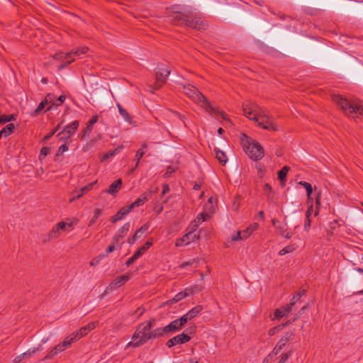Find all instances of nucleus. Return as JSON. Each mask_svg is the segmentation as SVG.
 <instances>
[{
  "label": "nucleus",
  "mask_w": 363,
  "mask_h": 363,
  "mask_svg": "<svg viewBox=\"0 0 363 363\" xmlns=\"http://www.w3.org/2000/svg\"><path fill=\"white\" fill-rule=\"evenodd\" d=\"M133 340H136L138 345H143L150 340L149 331L142 325H139L132 336Z\"/></svg>",
  "instance_id": "obj_9"
},
{
  "label": "nucleus",
  "mask_w": 363,
  "mask_h": 363,
  "mask_svg": "<svg viewBox=\"0 0 363 363\" xmlns=\"http://www.w3.org/2000/svg\"><path fill=\"white\" fill-rule=\"evenodd\" d=\"M289 340V337L288 335L282 337L274 348L272 353L277 355L284 347Z\"/></svg>",
  "instance_id": "obj_22"
},
{
  "label": "nucleus",
  "mask_w": 363,
  "mask_h": 363,
  "mask_svg": "<svg viewBox=\"0 0 363 363\" xmlns=\"http://www.w3.org/2000/svg\"><path fill=\"white\" fill-rule=\"evenodd\" d=\"M74 61V59L65 62L64 64L60 66V69H63L67 67L69 64Z\"/></svg>",
  "instance_id": "obj_64"
},
{
  "label": "nucleus",
  "mask_w": 363,
  "mask_h": 363,
  "mask_svg": "<svg viewBox=\"0 0 363 363\" xmlns=\"http://www.w3.org/2000/svg\"><path fill=\"white\" fill-rule=\"evenodd\" d=\"M98 121V116H93L91 118L89 121L86 128L83 130V134L82 135V138H83L86 135H89L91 132L94 125Z\"/></svg>",
  "instance_id": "obj_23"
},
{
  "label": "nucleus",
  "mask_w": 363,
  "mask_h": 363,
  "mask_svg": "<svg viewBox=\"0 0 363 363\" xmlns=\"http://www.w3.org/2000/svg\"><path fill=\"white\" fill-rule=\"evenodd\" d=\"M73 51V55L74 56H80L82 54H86L88 51V48L86 46H83L81 48H78Z\"/></svg>",
  "instance_id": "obj_38"
},
{
  "label": "nucleus",
  "mask_w": 363,
  "mask_h": 363,
  "mask_svg": "<svg viewBox=\"0 0 363 363\" xmlns=\"http://www.w3.org/2000/svg\"><path fill=\"white\" fill-rule=\"evenodd\" d=\"M138 342L136 341V340H133L131 342H129L127 345H126V348L128 347H133L134 348H136V347H140V345H138Z\"/></svg>",
  "instance_id": "obj_55"
},
{
  "label": "nucleus",
  "mask_w": 363,
  "mask_h": 363,
  "mask_svg": "<svg viewBox=\"0 0 363 363\" xmlns=\"http://www.w3.org/2000/svg\"><path fill=\"white\" fill-rule=\"evenodd\" d=\"M295 298L293 297L291 299L290 304H287L279 308H277L274 311V318L277 319H280L285 316H287L288 314L292 311V307L295 304Z\"/></svg>",
  "instance_id": "obj_10"
},
{
  "label": "nucleus",
  "mask_w": 363,
  "mask_h": 363,
  "mask_svg": "<svg viewBox=\"0 0 363 363\" xmlns=\"http://www.w3.org/2000/svg\"><path fill=\"white\" fill-rule=\"evenodd\" d=\"M60 235V231L58 230L57 228L55 225L52 229L48 233V238L50 239H55L57 238Z\"/></svg>",
  "instance_id": "obj_37"
},
{
  "label": "nucleus",
  "mask_w": 363,
  "mask_h": 363,
  "mask_svg": "<svg viewBox=\"0 0 363 363\" xmlns=\"http://www.w3.org/2000/svg\"><path fill=\"white\" fill-rule=\"evenodd\" d=\"M96 183V181L89 183L87 185L81 188L79 191H76L75 193H77V194L74 195L72 198L69 199V202L72 203L76 199H80L84 194L89 191L93 188Z\"/></svg>",
  "instance_id": "obj_15"
},
{
  "label": "nucleus",
  "mask_w": 363,
  "mask_h": 363,
  "mask_svg": "<svg viewBox=\"0 0 363 363\" xmlns=\"http://www.w3.org/2000/svg\"><path fill=\"white\" fill-rule=\"evenodd\" d=\"M189 292H188V290H185L184 291H181L176 294L174 297L170 301L171 303H177L180 301L181 300L186 298L187 296L189 295Z\"/></svg>",
  "instance_id": "obj_30"
},
{
  "label": "nucleus",
  "mask_w": 363,
  "mask_h": 363,
  "mask_svg": "<svg viewBox=\"0 0 363 363\" xmlns=\"http://www.w3.org/2000/svg\"><path fill=\"white\" fill-rule=\"evenodd\" d=\"M199 237V235L191 233V232H188L182 238L177 239L175 245L177 247L186 245L195 241L196 240H198Z\"/></svg>",
  "instance_id": "obj_11"
},
{
  "label": "nucleus",
  "mask_w": 363,
  "mask_h": 363,
  "mask_svg": "<svg viewBox=\"0 0 363 363\" xmlns=\"http://www.w3.org/2000/svg\"><path fill=\"white\" fill-rule=\"evenodd\" d=\"M299 184L301 185L302 186H303L306 189V192H307V196L308 198H310L311 195V194L313 192V189H312L311 184L308 183V182H303V181L300 182Z\"/></svg>",
  "instance_id": "obj_36"
},
{
  "label": "nucleus",
  "mask_w": 363,
  "mask_h": 363,
  "mask_svg": "<svg viewBox=\"0 0 363 363\" xmlns=\"http://www.w3.org/2000/svg\"><path fill=\"white\" fill-rule=\"evenodd\" d=\"M258 226H259L258 223H254L252 225H250L247 228H248V230H250V231L251 233H252L258 228Z\"/></svg>",
  "instance_id": "obj_59"
},
{
  "label": "nucleus",
  "mask_w": 363,
  "mask_h": 363,
  "mask_svg": "<svg viewBox=\"0 0 363 363\" xmlns=\"http://www.w3.org/2000/svg\"><path fill=\"white\" fill-rule=\"evenodd\" d=\"M306 293V291L304 289H302V290H299L296 294L294 296V297H296L295 298V303L298 301V299L303 296Z\"/></svg>",
  "instance_id": "obj_53"
},
{
  "label": "nucleus",
  "mask_w": 363,
  "mask_h": 363,
  "mask_svg": "<svg viewBox=\"0 0 363 363\" xmlns=\"http://www.w3.org/2000/svg\"><path fill=\"white\" fill-rule=\"evenodd\" d=\"M215 152H216V159L219 161V162L220 164L224 165L227 162V160H228L225 153L220 150H218V149L215 150Z\"/></svg>",
  "instance_id": "obj_28"
},
{
  "label": "nucleus",
  "mask_w": 363,
  "mask_h": 363,
  "mask_svg": "<svg viewBox=\"0 0 363 363\" xmlns=\"http://www.w3.org/2000/svg\"><path fill=\"white\" fill-rule=\"evenodd\" d=\"M54 58L57 60H65V54L63 52L57 53L55 55Z\"/></svg>",
  "instance_id": "obj_56"
},
{
  "label": "nucleus",
  "mask_w": 363,
  "mask_h": 363,
  "mask_svg": "<svg viewBox=\"0 0 363 363\" xmlns=\"http://www.w3.org/2000/svg\"><path fill=\"white\" fill-rule=\"evenodd\" d=\"M203 310L202 306L198 305L191 309L189 312L182 315V320L186 324L188 321H190L195 318L201 311Z\"/></svg>",
  "instance_id": "obj_13"
},
{
  "label": "nucleus",
  "mask_w": 363,
  "mask_h": 363,
  "mask_svg": "<svg viewBox=\"0 0 363 363\" xmlns=\"http://www.w3.org/2000/svg\"><path fill=\"white\" fill-rule=\"evenodd\" d=\"M73 223L71 222L69 223H65L63 221L59 222L55 226L57 228L58 230H67L68 232L71 231L72 229Z\"/></svg>",
  "instance_id": "obj_29"
},
{
  "label": "nucleus",
  "mask_w": 363,
  "mask_h": 363,
  "mask_svg": "<svg viewBox=\"0 0 363 363\" xmlns=\"http://www.w3.org/2000/svg\"><path fill=\"white\" fill-rule=\"evenodd\" d=\"M240 140L244 152L251 160L259 161L263 158L264 148L258 142L245 134L242 135Z\"/></svg>",
  "instance_id": "obj_5"
},
{
  "label": "nucleus",
  "mask_w": 363,
  "mask_h": 363,
  "mask_svg": "<svg viewBox=\"0 0 363 363\" xmlns=\"http://www.w3.org/2000/svg\"><path fill=\"white\" fill-rule=\"evenodd\" d=\"M308 308V304L304 306L296 314V317L294 318L293 320H295L296 318H298L300 315H301L304 311Z\"/></svg>",
  "instance_id": "obj_54"
},
{
  "label": "nucleus",
  "mask_w": 363,
  "mask_h": 363,
  "mask_svg": "<svg viewBox=\"0 0 363 363\" xmlns=\"http://www.w3.org/2000/svg\"><path fill=\"white\" fill-rule=\"evenodd\" d=\"M73 56H74L73 51L66 53V54H65V60H67V61L71 60L74 59Z\"/></svg>",
  "instance_id": "obj_61"
},
{
  "label": "nucleus",
  "mask_w": 363,
  "mask_h": 363,
  "mask_svg": "<svg viewBox=\"0 0 363 363\" xmlns=\"http://www.w3.org/2000/svg\"><path fill=\"white\" fill-rule=\"evenodd\" d=\"M172 13L168 16V21L175 25H186L198 30H203L207 25L201 20L196 13L186 11L182 12L178 7H172Z\"/></svg>",
  "instance_id": "obj_3"
},
{
  "label": "nucleus",
  "mask_w": 363,
  "mask_h": 363,
  "mask_svg": "<svg viewBox=\"0 0 363 363\" xmlns=\"http://www.w3.org/2000/svg\"><path fill=\"white\" fill-rule=\"evenodd\" d=\"M48 105L46 101H42L39 105L38 106V107L36 108V109L35 110V114L37 115L42 110H43V108H45V106Z\"/></svg>",
  "instance_id": "obj_47"
},
{
  "label": "nucleus",
  "mask_w": 363,
  "mask_h": 363,
  "mask_svg": "<svg viewBox=\"0 0 363 363\" xmlns=\"http://www.w3.org/2000/svg\"><path fill=\"white\" fill-rule=\"evenodd\" d=\"M15 125L13 123L8 124L5 128L0 130V135L1 137L7 138L14 130Z\"/></svg>",
  "instance_id": "obj_27"
},
{
  "label": "nucleus",
  "mask_w": 363,
  "mask_h": 363,
  "mask_svg": "<svg viewBox=\"0 0 363 363\" xmlns=\"http://www.w3.org/2000/svg\"><path fill=\"white\" fill-rule=\"evenodd\" d=\"M100 214H101L100 209L96 208L94 210V214L93 218H91V220L89 222V225H92L96 220V219L99 218Z\"/></svg>",
  "instance_id": "obj_48"
},
{
  "label": "nucleus",
  "mask_w": 363,
  "mask_h": 363,
  "mask_svg": "<svg viewBox=\"0 0 363 363\" xmlns=\"http://www.w3.org/2000/svg\"><path fill=\"white\" fill-rule=\"evenodd\" d=\"M158 191H159V188L155 187V188L150 189L147 191L145 192L144 194H147V199H150L152 194L157 193Z\"/></svg>",
  "instance_id": "obj_49"
},
{
  "label": "nucleus",
  "mask_w": 363,
  "mask_h": 363,
  "mask_svg": "<svg viewBox=\"0 0 363 363\" xmlns=\"http://www.w3.org/2000/svg\"><path fill=\"white\" fill-rule=\"evenodd\" d=\"M173 338L176 345L179 344L186 343L191 340V337L184 333L177 335L174 336Z\"/></svg>",
  "instance_id": "obj_24"
},
{
  "label": "nucleus",
  "mask_w": 363,
  "mask_h": 363,
  "mask_svg": "<svg viewBox=\"0 0 363 363\" xmlns=\"http://www.w3.org/2000/svg\"><path fill=\"white\" fill-rule=\"evenodd\" d=\"M242 232V238L244 239H246L248 237H250V235H251V232L250 231V230H248V228H246L245 230L241 231Z\"/></svg>",
  "instance_id": "obj_58"
},
{
  "label": "nucleus",
  "mask_w": 363,
  "mask_h": 363,
  "mask_svg": "<svg viewBox=\"0 0 363 363\" xmlns=\"http://www.w3.org/2000/svg\"><path fill=\"white\" fill-rule=\"evenodd\" d=\"M152 245V240H147L144 245L140 247V248H144V252H145L148 248Z\"/></svg>",
  "instance_id": "obj_57"
},
{
  "label": "nucleus",
  "mask_w": 363,
  "mask_h": 363,
  "mask_svg": "<svg viewBox=\"0 0 363 363\" xmlns=\"http://www.w3.org/2000/svg\"><path fill=\"white\" fill-rule=\"evenodd\" d=\"M40 350V347L29 349L27 352L22 354V358H28L31 357L33 354H35L37 351H39Z\"/></svg>",
  "instance_id": "obj_40"
},
{
  "label": "nucleus",
  "mask_w": 363,
  "mask_h": 363,
  "mask_svg": "<svg viewBox=\"0 0 363 363\" xmlns=\"http://www.w3.org/2000/svg\"><path fill=\"white\" fill-rule=\"evenodd\" d=\"M169 74L170 70L165 65H157L155 73V82L152 89H160L166 83L167 78L169 75ZM150 88L152 89V86H150Z\"/></svg>",
  "instance_id": "obj_6"
},
{
  "label": "nucleus",
  "mask_w": 363,
  "mask_h": 363,
  "mask_svg": "<svg viewBox=\"0 0 363 363\" xmlns=\"http://www.w3.org/2000/svg\"><path fill=\"white\" fill-rule=\"evenodd\" d=\"M147 224L143 225L138 230H137L132 238H129L128 243L133 245L138 238H140L143 233L148 229Z\"/></svg>",
  "instance_id": "obj_19"
},
{
  "label": "nucleus",
  "mask_w": 363,
  "mask_h": 363,
  "mask_svg": "<svg viewBox=\"0 0 363 363\" xmlns=\"http://www.w3.org/2000/svg\"><path fill=\"white\" fill-rule=\"evenodd\" d=\"M206 216H208V214L205 213H200L198 214L194 220L200 225L202 222H203L206 220Z\"/></svg>",
  "instance_id": "obj_45"
},
{
  "label": "nucleus",
  "mask_w": 363,
  "mask_h": 363,
  "mask_svg": "<svg viewBox=\"0 0 363 363\" xmlns=\"http://www.w3.org/2000/svg\"><path fill=\"white\" fill-rule=\"evenodd\" d=\"M155 319H150L148 322L141 323L146 330L148 331H150V330L155 326Z\"/></svg>",
  "instance_id": "obj_42"
},
{
  "label": "nucleus",
  "mask_w": 363,
  "mask_h": 363,
  "mask_svg": "<svg viewBox=\"0 0 363 363\" xmlns=\"http://www.w3.org/2000/svg\"><path fill=\"white\" fill-rule=\"evenodd\" d=\"M63 123V121H61L60 123H58L56 127L50 133H48V135H46L45 137H44V140H48L51 138V137L57 132L58 131L60 128H61V125Z\"/></svg>",
  "instance_id": "obj_39"
},
{
  "label": "nucleus",
  "mask_w": 363,
  "mask_h": 363,
  "mask_svg": "<svg viewBox=\"0 0 363 363\" xmlns=\"http://www.w3.org/2000/svg\"><path fill=\"white\" fill-rule=\"evenodd\" d=\"M16 119V117L13 114L11 115H2L0 116V124H4L7 122H10L12 121H15Z\"/></svg>",
  "instance_id": "obj_33"
},
{
  "label": "nucleus",
  "mask_w": 363,
  "mask_h": 363,
  "mask_svg": "<svg viewBox=\"0 0 363 363\" xmlns=\"http://www.w3.org/2000/svg\"><path fill=\"white\" fill-rule=\"evenodd\" d=\"M165 333H167V330L165 329V327H164L162 328H156L152 331H149L150 340L156 339L157 337H162Z\"/></svg>",
  "instance_id": "obj_25"
},
{
  "label": "nucleus",
  "mask_w": 363,
  "mask_h": 363,
  "mask_svg": "<svg viewBox=\"0 0 363 363\" xmlns=\"http://www.w3.org/2000/svg\"><path fill=\"white\" fill-rule=\"evenodd\" d=\"M121 186L122 180L121 179H117L110 185L109 188L106 190V192L111 195H115L121 189Z\"/></svg>",
  "instance_id": "obj_18"
},
{
  "label": "nucleus",
  "mask_w": 363,
  "mask_h": 363,
  "mask_svg": "<svg viewBox=\"0 0 363 363\" xmlns=\"http://www.w3.org/2000/svg\"><path fill=\"white\" fill-rule=\"evenodd\" d=\"M116 106L118 108L120 115L123 118L124 121L130 125H135V122L133 121L132 116L129 114L128 111L125 109L120 104H117Z\"/></svg>",
  "instance_id": "obj_16"
},
{
  "label": "nucleus",
  "mask_w": 363,
  "mask_h": 363,
  "mask_svg": "<svg viewBox=\"0 0 363 363\" xmlns=\"http://www.w3.org/2000/svg\"><path fill=\"white\" fill-rule=\"evenodd\" d=\"M65 99H66V97L65 95H61L57 99V101H58V103H52V105L58 106L61 105L65 101Z\"/></svg>",
  "instance_id": "obj_52"
},
{
  "label": "nucleus",
  "mask_w": 363,
  "mask_h": 363,
  "mask_svg": "<svg viewBox=\"0 0 363 363\" xmlns=\"http://www.w3.org/2000/svg\"><path fill=\"white\" fill-rule=\"evenodd\" d=\"M99 325L98 321L91 322L86 325L82 327L79 330L73 333L74 337L78 340L86 335L89 332L91 331Z\"/></svg>",
  "instance_id": "obj_12"
},
{
  "label": "nucleus",
  "mask_w": 363,
  "mask_h": 363,
  "mask_svg": "<svg viewBox=\"0 0 363 363\" xmlns=\"http://www.w3.org/2000/svg\"><path fill=\"white\" fill-rule=\"evenodd\" d=\"M77 340V339L74 337V334H71L70 335L67 336L62 342L58 344L51 351H50L45 357V359L53 358L59 352L65 350L71 345L72 342Z\"/></svg>",
  "instance_id": "obj_7"
},
{
  "label": "nucleus",
  "mask_w": 363,
  "mask_h": 363,
  "mask_svg": "<svg viewBox=\"0 0 363 363\" xmlns=\"http://www.w3.org/2000/svg\"><path fill=\"white\" fill-rule=\"evenodd\" d=\"M128 279L129 277L128 275L119 276L115 279L114 284L117 285L118 286H121L124 284Z\"/></svg>",
  "instance_id": "obj_34"
},
{
  "label": "nucleus",
  "mask_w": 363,
  "mask_h": 363,
  "mask_svg": "<svg viewBox=\"0 0 363 363\" xmlns=\"http://www.w3.org/2000/svg\"><path fill=\"white\" fill-rule=\"evenodd\" d=\"M131 211V210L130 209V208L128 206H124L123 208H121L111 218V222L113 223H116L121 219H123V218L126 216L127 214H128Z\"/></svg>",
  "instance_id": "obj_17"
},
{
  "label": "nucleus",
  "mask_w": 363,
  "mask_h": 363,
  "mask_svg": "<svg viewBox=\"0 0 363 363\" xmlns=\"http://www.w3.org/2000/svg\"><path fill=\"white\" fill-rule=\"evenodd\" d=\"M294 250V247L291 245H289V246H286L285 247H284L283 249H281L279 252V255H284L287 253H290V252H292Z\"/></svg>",
  "instance_id": "obj_43"
},
{
  "label": "nucleus",
  "mask_w": 363,
  "mask_h": 363,
  "mask_svg": "<svg viewBox=\"0 0 363 363\" xmlns=\"http://www.w3.org/2000/svg\"><path fill=\"white\" fill-rule=\"evenodd\" d=\"M54 94H48L46 95V96L45 97V99H43V101H46L47 104H52V101L54 99ZM52 104H51L50 106H49L47 108V110H51L52 109Z\"/></svg>",
  "instance_id": "obj_41"
},
{
  "label": "nucleus",
  "mask_w": 363,
  "mask_h": 363,
  "mask_svg": "<svg viewBox=\"0 0 363 363\" xmlns=\"http://www.w3.org/2000/svg\"><path fill=\"white\" fill-rule=\"evenodd\" d=\"M169 191V187L168 186V184H164L162 185V195H164L166 194L167 193H168Z\"/></svg>",
  "instance_id": "obj_62"
},
{
  "label": "nucleus",
  "mask_w": 363,
  "mask_h": 363,
  "mask_svg": "<svg viewBox=\"0 0 363 363\" xmlns=\"http://www.w3.org/2000/svg\"><path fill=\"white\" fill-rule=\"evenodd\" d=\"M289 170V167L287 166H284L279 172L278 177L281 181V182H284L287 175V173Z\"/></svg>",
  "instance_id": "obj_35"
},
{
  "label": "nucleus",
  "mask_w": 363,
  "mask_h": 363,
  "mask_svg": "<svg viewBox=\"0 0 363 363\" xmlns=\"http://www.w3.org/2000/svg\"><path fill=\"white\" fill-rule=\"evenodd\" d=\"M242 110L246 117L258 123L262 128L267 130H277L276 124L263 108L254 103L246 102L242 105Z\"/></svg>",
  "instance_id": "obj_1"
},
{
  "label": "nucleus",
  "mask_w": 363,
  "mask_h": 363,
  "mask_svg": "<svg viewBox=\"0 0 363 363\" xmlns=\"http://www.w3.org/2000/svg\"><path fill=\"white\" fill-rule=\"evenodd\" d=\"M121 150V147H116L115 150H112V151H109L107 153L104 154L103 155V157H101V162H104L105 160H106L107 159L111 157H113L114 155H116L117 153H118Z\"/></svg>",
  "instance_id": "obj_32"
},
{
  "label": "nucleus",
  "mask_w": 363,
  "mask_h": 363,
  "mask_svg": "<svg viewBox=\"0 0 363 363\" xmlns=\"http://www.w3.org/2000/svg\"><path fill=\"white\" fill-rule=\"evenodd\" d=\"M147 148V145L146 143H143L141 146V148H140L135 154V160L136 163L135 165V168H137L139 165L140 161L141 158L144 156L145 153V150Z\"/></svg>",
  "instance_id": "obj_26"
},
{
  "label": "nucleus",
  "mask_w": 363,
  "mask_h": 363,
  "mask_svg": "<svg viewBox=\"0 0 363 363\" xmlns=\"http://www.w3.org/2000/svg\"><path fill=\"white\" fill-rule=\"evenodd\" d=\"M166 345L169 348L176 345L175 342L174 341V338L172 337V338L169 339V340H167V342H166Z\"/></svg>",
  "instance_id": "obj_63"
},
{
  "label": "nucleus",
  "mask_w": 363,
  "mask_h": 363,
  "mask_svg": "<svg viewBox=\"0 0 363 363\" xmlns=\"http://www.w3.org/2000/svg\"><path fill=\"white\" fill-rule=\"evenodd\" d=\"M145 252H144V248H139L132 256V257L136 260L139 257H140L143 255H144Z\"/></svg>",
  "instance_id": "obj_46"
},
{
  "label": "nucleus",
  "mask_w": 363,
  "mask_h": 363,
  "mask_svg": "<svg viewBox=\"0 0 363 363\" xmlns=\"http://www.w3.org/2000/svg\"><path fill=\"white\" fill-rule=\"evenodd\" d=\"M147 200H149L147 199V194H143L134 202L129 205L128 207L132 211L134 208L143 205Z\"/></svg>",
  "instance_id": "obj_21"
},
{
  "label": "nucleus",
  "mask_w": 363,
  "mask_h": 363,
  "mask_svg": "<svg viewBox=\"0 0 363 363\" xmlns=\"http://www.w3.org/2000/svg\"><path fill=\"white\" fill-rule=\"evenodd\" d=\"M199 261L200 260L199 258L191 259L189 261L182 263L179 265V267L181 269L185 268L187 266H194V267H196L198 266V263L199 262Z\"/></svg>",
  "instance_id": "obj_31"
},
{
  "label": "nucleus",
  "mask_w": 363,
  "mask_h": 363,
  "mask_svg": "<svg viewBox=\"0 0 363 363\" xmlns=\"http://www.w3.org/2000/svg\"><path fill=\"white\" fill-rule=\"evenodd\" d=\"M333 101L349 117L355 118L359 116H363V106L360 101H349L340 95H334Z\"/></svg>",
  "instance_id": "obj_4"
},
{
  "label": "nucleus",
  "mask_w": 363,
  "mask_h": 363,
  "mask_svg": "<svg viewBox=\"0 0 363 363\" xmlns=\"http://www.w3.org/2000/svg\"><path fill=\"white\" fill-rule=\"evenodd\" d=\"M199 226V224L197 223L194 220L191 222L189 224L187 230L188 232H191V233H194Z\"/></svg>",
  "instance_id": "obj_44"
},
{
  "label": "nucleus",
  "mask_w": 363,
  "mask_h": 363,
  "mask_svg": "<svg viewBox=\"0 0 363 363\" xmlns=\"http://www.w3.org/2000/svg\"><path fill=\"white\" fill-rule=\"evenodd\" d=\"M184 325L185 323L183 320H182V318H179L172 321L169 325H166L165 329L167 333H174L180 330Z\"/></svg>",
  "instance_id": "obj_14"
},
{
  "label": "nucleus",
  "mask_w": 363,
  "mask_h": 363,
  "mask_svg": "<svg viewBox=\"0 0 363 363\" xmlns=\"http://www.w3.org/2000/svg\"><path fill=\"white\" fill-rule=\"evenodd\" d=\"M182 86L184 94L194 103L203 108L212 116L215 118H221L223 120L226 119V114L216 107L213 106L203 94L197 89V88L190 84H182Z\"/></svg>",
  "instance_id": "obj_2"
},
{
  "label": "nucleus",
  "mask_w": 363,
  "mask_h": 363,
  "mask_svg": "<svg viewBox=\"0 0 363 363\" xmlns=\"http://www.w3.org/2000/svg\"><path fill=\"white\" fill-rule=\"evenodd\" d=\"M67 150H68V146L66 144H63L58 148L57 152V155H62Z\"/></svg>",
  "instance_id": "obj_50"
},
{
  "label": "nucleus",
  "mask_w": 363,
  "mask_h": 363,
  "mask_svg": "<svg viewBox=\"0 0 363 363\" xmlns=\"http://www.w3.org/2000/svg\"><path fill=\"white\" fill-rule=\"evenodd\" d=\"M130 228V223H125L121 228L116 233L114 237V240L116 242H118L124 235L128 233Z\"/></svg>",
  "instance_id": "obj_20"
},
{
  "label": "nucleus",
  "mask_w": 363,
  "mask_h": 363,
  "mask_svg": "<svg viewBox=\"0 0 363 363\" xmlns=\"http://www.w3.org/2000/svg\"><path fill=\"white\" fill-rule=\"evenodd\" d=\"M244 240V238H242V232L241 231H238L236 235H233L232 237V240L238 241V240Z\"/></svg>",
  "instance_id": "obj_51"
},
{
  "label": "nucleus",
  "mask_w": 363,
  "mask_h": 363,
  "mask_svg": "<svg viewBox=\"0 0 363 363\" xmlns=\"http://www.w3.org/2000/svg\"><path fill=\"white\" fill-rule=\"evenodd\" d=\"M311 220L310 218H306L305 224H304V229L305 230H308L311 226Z\"/></svg>",
  "instance_id": "obj_60"
},
{
  "label": "nucleus",
  "mask_w": 363,
  "mask_h": 363,
  "mask_svg": "<svg viewBox=\"0 0 363 363\" xmlns=\"http://www.w3.org/2000/svg\"><path fill=\"white\" fill-rule=\"evenodd\" d=\"M79 125V121H74L71 123L66 125L63 129L57 133V136L63 142L67 141L72 135H74Z\"/></svg>",
  "instance_id": "obj_8"
}]
</instances>
